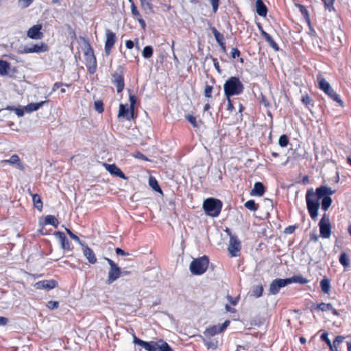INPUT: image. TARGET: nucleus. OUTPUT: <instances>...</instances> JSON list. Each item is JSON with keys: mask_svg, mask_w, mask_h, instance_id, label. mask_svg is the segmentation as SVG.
<instances>
[{"mask_svg": "<svg viewBox=\"0 0 351 351\" xmlns=\"http://www.w3.org/2000/svg\"><path fill=\"white\" fill-rule=\"evenodd\" d=\"M230 321H225L221 325H215L208 328L204 332L206 337H213L219 332H223L229 325Z\"/></svg>", "mask_w": 351, "mask_h": 351, "instance_id": "nucleus-11", "label": "nucleus"}, {"mask_svg": "<svg viewBox=\"0 0 351 351\" xmlns=\"http://www.w3.org/2000/svg\"><path fill=\"white\" fill-rule=\"evenodd\" d=\"M133 342L135 344L141 346L147 351H173L168 343L162 339H160L157 341H145L134 335Z\"/></svg>", "mask_w": 351, "mask_h": 351, "instance_id": "nucleus-1", "label": "nucleus"}, {"mask_svg": "<svg viewBox=\"0 0 351 351\" xmlns=\"http://www.w3.org/2000/svg\"><path fill=\"white\" fill-rule=\"evenodd\" d=\"M263 288L261 285L256 286L252 290V295L256 298H259L262 295Z\"/></svg>", "mask_w": 351, "mask_h": 351, "instance_id": "nucleus-39", "label": "nucleus"}, {"mask_svg": "<svg viewBox=\"0 0 351 351\" xmlns=\"http://www.w3.org/2000/svg\"><path fill=\"white\" fill-rule=\"evenodd\" d=\"M104 166L105 167L106 169L112 175L118 176L123 179H126L124 173L115 165H109L105 163L104 164Z\"/></svg>", "mask_w": 351, "mask_h": 351, "instance_id": "nucleus-17", "label": "nucleus"}, {"mask_svg": "<svg viewBox=\"0 0 351 351\" xmlns=\"http://www.w3.org/2000/svg\"><path fill=\"white\" fill-rule=\"evenodd\" d=\"M340 263L344 267L349 265V258L346 253H342L339 258Z\"/></svg>", "mask_w": 351, "mask_h": 351, "instance_id": "nucleus-40", "label": "nucleus"}, {"mask_svg": "<svg viewBox=\"0 0 351 351\" xmlns=\"http://www.w3.org/2000/svg\"><path fill=\"white\" fill-rule=\"evenodd\" d=\"M320 285H321L322 290L324 293H328L329 292L330 286V281L328 279H327L326 278L322 279L320 282Z\"/></svg>", "mask_w": 351, "mask_h": 351, "instance_id": "nucleus-32", "label": "nucleus"}, {"mask_svg": "<svg viewBox=\"0 0 351 351\" xmlns=\"http://www.w3.org/2000/svg\"><path fill=\"white\" fill-rule=\"evenodd\" d=\"M321 339L322 341H325L329 347H332V343L328 339V334L326 332H324L321 335Z\"/></svg>", "mask_w": 351, "mask_h": 351, "instance_id": "nucleus-51", "label": "nucleus"}, {"mask_svg": "<svg viewBox=\"0 0 351 351\" xmlns=\"http://www.w3.org/2000/svg\"><path fill=\"white\" fill-rule=\"evenodd\" d=\"M213 87L209 85H206L204 89V95L206 97H211V93H212Z\"/></svg>", "mask_w": 351, "mask_h": 351, "instance_id": "nucleus-52", "label": "nucleus"}, {"mask_svg": "<svg viewBox=\"0 0 351 351\" xmlns=\"http://www.w3.org/2000/svg\"><path fill=\"white\" fill-rule=\"evenodd\" d=\"M331 99L339 103L341 106H343V101L340 99L339 95L334 91L332 88L326 93Z\"/></svg>", "mask_w": 351, "mask_h": 351, "instance_id": "nucleus-31", "label": "nucleus"}, {"mask_svg": "<svg viewBox=\"0 0 351 351\" xmlns=\"http://www.w3.org/2000/svg\"><path fill=\"white\" fill-rule=\"evenodd\" d=\"M85 62L88 71L93 73L96 70V58L94 56L93 50L89 48L84 53Z\"/></svg>", "mask_w": 351, "mask_h": 351, "instance_id": "nucleus-10", "label": "nucleus"}, {"mask_svg": "<svg viewBox=\"0 0 351 351\" xmlns=\"http://www.w3.org/2000/svg\"><path fill=\"white\" fill-rule=\"evenodd\" d=\"M331 99L339 103L341 106H343V101L340 99L339 95L334 91L332 88L326 93Z\"/></svg>", "mask_w": 351, "mask_h": 351, "instance_id": "nucleus-30", "label": "nucleus"}, {"mask_svg": "<svg viewBox=\"0 0 351 351\" xmlns=\"http://www.w3.org/2000/svg\"><path fill=\"white\" fill-rule=\"evenodd\" d=\"M1 162L16 165L20 169H23V165L20 162L19 157L16 154L12 155L8 160H2Z\"/></svg>", "mask_w": 351, "mask_h": 351, "instance_id": "nucleus-22", "label": "nucleus"}, {"mask_svg": "<svg viewBox=\"0 0 351 351\" xmlns=\"http://www.w3.org/2000/svg\"><path fill=\"white\" fill-rule=\"evenodd\" d=\"M186 119L190 122V123L193 127H197V121H196V118L195 117L189 114V115L186 116Z\"/></svg>", "mask_w": 351, "mask_h": 351, "instance_id": "nucleus-49", "label": "nucleus"}, {"mask_svg": "<svg viewBox=\"0 0 351 351\" xmlns=\"http://www.w3.org/2000/svg\"><path fill=\"white\" fill-rule=\"evenodd\" d=\"M125 46L128 49H131L134 47V43L132 40H128L125 42Z\"/></svg>", "mask_w": 351, "mask_h": 351, "instance_id": "nucleus-61", "label": "nucleus"}, {"mask_svg": "<svg viewBox=\"0 0 351 351\" xmlns=\"http://www.w3.org/2000/svg\"><path fill=\"white\" fill-rule=\"evenodd\" d=\"M149 186L156 191L161 192L160 188L156 180L154 178H150L149 180Z\"/></svg>", "mask_w": 351, "mask_h": 351, "instance_id": "nucleus-38", "label": "nucleus"}, {"mask_svg": "<svg viewBox=\"0 0 351 351\" xmlns=\"http://www.w3.org/2000/svg\"><path fill=\"white\" fill-rule=\"evenodd\" d=\"M32 200L34 204V206L40 211H41L43 208V202L41 201L40 197L37 195L34 194L32 195Z\"/></svg>", "mask_w": 351, "mask_h": 351, "instance_id": "nucleus-29", "label": "nucleus"}, {"mask_svg": "<svg viewBox=\"0 0 351 351\" xmlns=\"http://www.w3.org/2000/svg\"><path fill=\"white\" fill-rule=\"evenodd\" d=\"M210 2L212 5L213 12L215 13L218 9L219 0H210Z\"/></svg>", "mask_w": 351, "mask_h": 351, "instance_id": "nucleus-54", "label": "nucleus"}, {"mask_svg": "<svg viewBox=\"0 0 351 351\" xmlns=\"http://www.w3.org/2000/svg\"><path fill=\"white\" fill-rule=\"evenodd\" d=\"M59 306V302L57 301H49L47 304V307L50 310H54Z\"/></svg>", "mask_w": 351, "mask_h": 351, "instance_id": "nucleus-46", "label": "nucleus"}, {"mask_svg": "<svg viewBox=\"0 0 351 351\" xmlns=\"http://www.w3.org/2000/svg\"><path fill=\"white\" fill-rule=\"evenodd\" d=\"M261 102L264 104L265 107L269 106V102L265 99V97L262 95L261 97Z\"/></svg>", "mask_w": 351, "mask_h": 351, "instance_id": "nucleus-62", "label": "nucleus"}, {"mask_svg": "<svg viewBox=\"0 0 351 351\" xmlns=\"http://www.w3.org/2000/svg\"><path fill=\"white\" fill-rule=\"evenodd\" d=\"M81 247L84 256L88 261L91 264L96 263L97 258L93 251L86 243H81Z\"/></svg>", "mask_w": 351, "mask_h": 351, "instance_id": "nucleus-15", "label": "nucleus"}, {"mask_svg": "<svg viewBox=\"0 0 351 351\" xmlns=\"http://www.w3.org/2000/svg\"><path fill=\"white\" fill-rule=\"evenodd\" d=\"M54 235L59 239L61 247L64 250H69L70 244L68 239L66 237V235L62 232H56Z\"/></svg>", "mask_w": 351, "mask_h": 351, "instance_id": "nucleus-19", "label": "nucleus"}, {"mask_svg": "<svg viewBox=\"0 0 351 351\" xmlns=\"http://www.w3.org/2000/svg\"><path fill=\"white\" fill-rule=\"evenodd\" d=\"M317 308L322 311H328L332 309V305L331 304L321 303L317 306Z\"/></svg>", "mask_w": 351, "mask_h": 351, "instance_id": "nucleus-42", "label": "nucleus"}, {"mask_svg": "<svg viewBox=\"0 0 351 351\" xmlns=\"http://www.w3.org/2000/svg\"><path fill=\"white\" fill-rule=\"evenodd\" d=\"M141 5L145 8H150V3L147 0H140Z\"/></svg>", "mask_w": 351, "mask_h": 351, "instance_id": "nucleus-60", "label": "nucleus"}, {"mask_svg": "<svg viewBox=\"0 0 351 351\" xmlns=\"http://www.w3.org/2000/svg\"><path fill=\"white\" fill-rule=\"evenodd\" d=\"M9 69V64L3 60H0V74L5 75L8 72V69Z\"/></svg>", "mask_w": 351, "mask_h": 351, "instance_id": "nucleus-36", "label": "nucleus"}, {"mask_svg": "<svg viewBox=\"0 0 351 351\" xmlns=\"http://www.w3.org/2000/svg\"><path fill=\"white\" fill-rule=\"evenodd\" d=\"M211 31L215 36V38L217 43L221 47L223 51H226V45L225 43L223 42V36L217 30V29L215 27H211Z\"/></svg>", "mask_w": 351, "mask_h": 351, "instance_id": "nucleus-20", "label": "nucleus"}, {"mask_svg": "<svg viewBox=\"0 0 351 351\" xmlns=\"http://www.w3.org/2000/svg\"><path fill=\"white\" fill-rule=\"evenodd\" d=\"M131 12L136 19L141 16L134 3H131Z\"/></svg>", "mask_w": 351, "mask_h": 351, "instance_id": "nucleus-50", "label": "nucleus"}, {"mask_svg": "<svg viewBox=\"0 0 351 351\" xmlns=\"http://www.w3.org/2000/svg\"><path fill=\"white\" fill-rule=\"evenodd\" d=\"M112 82L117 87V93H121L124 88V81L123 76L121 74L114 73L113 75Z\"/></svg>", "mask_w": 351, "mask_h": 351, "instance_id": "nucleus-18", "label": "nucleus"}, {"mask_svg": "<svg viewBox=\"0 0 351 351\" xmlns=\"http://www.w3.org/2000/svg\"><path fill=\"white\" fill-rule=\"evenodd\" d=\"M317 82L320 89L325 93H328V91L332 88L330 84L321 75L317 76Z\"/></svg>", "mask_w": 351, "mask_h": 351, "instance_id": "nucleus-24", "label": "nucleus"}, {"mask_svg": "<svg viewBox=\"0 0 351 351\" xmlns=\"http://www.w3.org/2000/svg\"><path fill=\"white\" fill-rule=\"evenodd\" d=\"M325 4V7L330 11L333 8V3L335 0H322Z\"/></svg>", "mask_w": 351, "mask_h": 351, "instance_id": "nucleus-53", "label": "nucleus"}, {"mask_svg": "<svg viewBox=\"0 0 351 351\" xmlns=\"http://www.w3.org/2000/svg\"><path fill=\"white\" fill-rule=\"evenodd\" d=\"M289 284V280L286 279H275L271 282L269 286V291L271 294L276 295L278 293L280 288L284 287Z\"/></svg>", "mask_w": 351, "mask_h": 351, "instance_id": "nucleus-12", "label": "nucleus"}, {"mask_svg": "<svg viewBox=\"0 0 351 351\" xmlns=\"http://www.w3.org/2000/svg\"><path fill=\"white\" fill-rule=\"evenodd\" d=\"M302 101L306 104V106L310 104L311 99L310 97L306 95L302 97Z\"/></svg>", "mask_w": 351, "mask_h": 351, "instance_id": "nucleus-58", "label": "nucleus"}, {"mask_svg": "<svg viewBox=\"0 0 351 351\" xmlns=\"http://www.w3.org/2000/svg\"><path fill=\"white\" fill-rule=\"evenodd\" d=\"M115 252H116L117 254H118V255H121V256H128V255H129L128 253L125 252L121 248H117L115 250Z\"/></svg>", "mask_w": 351, "mask_h": 351, "instance_id": "nucleus-59", "label": "nucleus"}, {"mask_svg": "<svg viewBox=\"0 0 351 351\" xmlns=\"http://www.w3.org/2000/svg\"><path fill=\"white\" fill-rule=\"evenodd\" d=\"M118 116L119 117H126L127 119L130 120V117H132V111L131 112L130 115L129 116L128 110L125 109V106L123 104H120Z\"/></svg>", "mask_w": 351, "mask_h": 351, "instance_id": "nucleus-28", "label": "nucleus"}, {"mask_svg": "<svg viewBox=\"0 0 351 351\" xmlns=\"http://www.w3.org/2000/svg\"><path fill=\"white\" fill-rule=\"evenodd\" d=\"M41 51V47L37 45H34L32 47H27L25 49V53H34Z\"/></svg>", "mask_w": 351, "mask_h": 351, "instance_id": "nucleus-43", "label": "nucleus"}, {"mask_svg": "<svg viewBox=\"0 0 351 351\" xmlns=\"http://www.w3.org/2000/svg\"><path fill=\"white\" fill-rule=\"evenodd\" d=\"M320 199L321 197H319L317 193V188L315 191H314L313 189H310L307 191L306 194V206L309 215L313 219H316L318 215Z\"/></svg>", "mask_w": 351, "mask_h": 351, "instance_id": "nucleus-2", "label": "nucleus"}, {"mask_svg": "<svg viewBox=\"0 0 351 351\" xmlns=\"http://www.w3.org/2000/svg\"><path fill=\"white\" fill-rule=\"evenodd\" d=\"M110 265V269L108 274L106 284L110 285L117 280L122 274V271L119 266L111 259L105 258Z\"/></svg>", "mask_w": 351, "mask_h": 351, "instance_id": "nucleus-7", "label": "nucleus"}, {"mask_svg": "<svg viewBox=\"0 0 351 351\" xmlns=\"http://www.w3.org/2000/svg\"><path fill=\"white\" fill-rule=\"evenodd\" d=\"M42 29V25L40 24L35 25L27 32V36L30 38L32 39H40L42 37L43 34L40 32V29Z\"/></svg>", "mask_w": 351, "mask_h": 351, "instance_id": "nucleus-16", "label": "nucleus"}, {"mask_svg": "<svg viewBox=\"0 0 351 351\" xmlns=\"http://www.w3.org/2000/svg\"><path fill=\"white\" fill-rule=\"evenodd\" d=\"M320 235L323 238H329L331 233V226L328 217H326V214L322 217L319 223Z\"/></svg>", "mask_w": 351, "mask_h": 351, "instance_id": "nucleus-9", "label": "nucleus"}, {"mask_svg": "<svg viewBox=\"0 0 351 351\" xmlns=\"http://www.w3.org/2000/svg\"><path fill=\"white\" fill-rule=\"evenodd\" d=\"M288 280H289V284L295 282L304 285L308 282L307 279L304 278L302 276H293V277L288 278Z\"/></svg>", "mask_w": 351, "mask_h": 351, "instance_id": "nucleus-27", "label": "nucleus"}, {"mask_svg": "<svg viewBox=\"0 0 351 351\" xmlns=\"http://www.w3.org/2000/svg\"><path fill=\"white\" fill-rule=\"evenodd\" d=\"M335 192L332 188L327 186H321L317 188V193L322 199V208L326 211L332 204V198L330 197Z\"/></svg>", "mask_w": 351, "mask_h": 351, "instance_id": "nucleus-5", "label": "nucleus"}, {"mask_svg": "<svg viewBox=\"0 0 351 351\" xmlns=\"http://www.w3.org/2000/svg\"><path fill=\"white\" fill-rule=\"evenodd\" d=\"M222 204L221 201L215 198H208L204 201L203 208L208 216L217 217L221 211Z\"/></svg>", "mask_w": 351, "mask_h": 351, "instance_id": "nucleus-4", "label": "nucleus"}, {"mask_svg": "<svg viewBox=\"0 0 351 351\" xmlns=\"http://www.w3.org/2000/svg\"><path fill=\"white\" fill-rule=\"evenodd\" d=\"M136 19L138 20V21L139 22V23L141 24V27L143 28H145V21L141 18V16H138V18H136Z\"/></svg>", "mask_w": 351, "mask_h": 351, "instance_id": "nucleus-63", "label": "nucleus"}, {"mask_svg": "<svg viewBox=\"0 0 351 351\" xmlns=\"http://www.w3.org/2000/svg\"><path fill=\"white\" fill-rule=\"evenodd\" d=\"M264 191L265 188L263 184L261 182H256L251 192V194L261 196L263 195Z\"/></svg>", "mask_w": 351, "mask_h": 351, "instance_id": "nucleus-25", "label": "nucleus"}, {"mask_svg": "<svg viewBox=\"0 0 351 351\" xmlns=\"http://www.w3.org/2000/svg\"><path fill=\"white\" fill-rule=\"evenodd\" d=\"M232 57L235 58L237 56H239L240 54L239 51L236 48H232L231 51Z\"/></svg>", "mask_w": 351, "mask_h": 351, "instance_id": "nucleus-57", "label": "nucleus"}, {"mask_svg": "<svg viewBox=\"0 0 351 351\" xmlns=\"http://www.w3.org/2000/svg\"><path fill=\"white\" fill-rule=\"evenodd\" d=\"M24 111H25V108H24V109H23V108H15V109H14V112H15V113L16 114V115H17L18 117H22V116H23V115H24Z\"/></svg>", "mask_w": 351, "mask_h": 351, "instance_id": "nucleus-56", "label": "nucleus"}, {"mask_svg": "<svg viewBox=\"0 0 351 351\" xmlns=\"http://www.w3.org/2000/svg\"><path fill=\"white\" fill-rule=\"evenodd\" d=\"M261 34L264 38L266 39V40L269 43V45L274 49L276 51L278 50V45L275 43V41L272 39V38L265 31H261Z\"/></svg>", "mask_w": 351, "mask_h": 351, "instance_id": "nucleus-26", "label": "nucleus"}, {"mask_svg": "<svg viewBox=\"0 0 351 351\" xmlns=\"http://www.w3.org/2000/svg\"><path fill=\"white\" fill-rule=\"evenodd\" d=\"M256 12L259 16H265L267 9L262 0H256Z\"/></svg>", "mask_w": 351, "mask_h": 351, "instance_id": "nucleus-21", "label": "nucleus"}, {"mask_svg": "<svg viewBox=\"0 0 351 351\" xmlns=\"http://www.w3.org/2000/svg\"><path fill=\"white\" fill-rule=\"evenodd\" d=\"M204 345L206 346L208 349L215 350L218 347V341H207L204 339Z\"/></svg>", "mask_w": 351, "mask_h": 351, "instance_id": "nucleus-34", "label": "nucleus"}, {"mask_svg": "<svg viewBox=\"0 0 351 351\" xmlns=\"http://www.w3.org/2000/svg\"><path fill=\"white\" fill-rule=\"evenodd\" d=\"M226 232L230 235V241H229V245H228V252L231 256L236 257L239 255L240 250H241V243L238 240L237 236L232 235L230 232L229 230H226Z\"/></svg>", "mask_w": 351, "mask_h": 351, "instance_id": "nucleus-8", "label": "nucleus"}, {"mask_svg": "<svg viewBox=\"0 0 351 351\" xmlns=\"http://www.w3.org/2000/svg\"><path fill=\"white\" fill-rule=\"evenodd\" d=\"M345 337L343 336H337L334 341L332 343L333 347H338L344 340Z\"/></svg>", "mask_w": 351, "mask_h": 351, "instance_id": "nucleus-48", "label": "nucleus"}, {"mask_svg": "<svg viewBox=\"0 0 351 351\" xmlns=\"http://www.w3.org/2000/svg\"><path fill=\"white\" fill-rule=\"evenodd\" d=\"M47 101H42L38 103H31L27 105L25 107V110L27 113L32 112L34 111H36L38 110L40 107H42Z\"/></svg>", "mask_w": 351, "mask_h": 351, "instance_id": "nucleus-23", "label": "nucleus"}, {"mask_svg": "<svg viewBox=\"0 0 351 351\" xmlns=\"http://www.w3.org/2000/svg\"><path fill=\"white\" fill-rule=\"evenodd\" d=\"M95 109L99 113H101L104 111L103 103L101 101L97 100L95 101Z\"/></svg>", "mask_w": 351, "mask_h": 351, "instance_id": "nucleus-47", "label": "nucleus"}, {"mask_svg": "<svg viewBox=\"0 0 351 351\" xmlns=\"http://www.w3.org/2000/svg\"><path fill=\"white\" fill-rule=\"evenodd\" d=\"M58 285V282L54 280H44L37 282L34 287L37 289L51 290Z\"/></svg>", "mask_w": 351, "mask_h": 351, "instance_id": "nucleus-14", "label": "nucleus"}, {"mask_svg": "<svg viewBox=\"0 0 351 351\" xmlns=\"http://www.w3.org/2000/svg\"><path fill=\"white\" fill-rule=\"evenodd\" d=\"M208 263V258L206 256L194 259L190 264V271L194 275H201L206 271Z\"/></svg>", "mask_w": 351, "mask_h": 351, "instance_id": "nucleus-6", "label": "nucleus"}, {"mask_svg": "<svg viewBox=\"0 0 351 351\" xmlns=\"http://www.w3.org/2000/svg\"><path fill=\"white\" fill-rule=\"evenodd\" d=\"M8 323V319L4 317H0V326H5Z\"/></svg>", "mask_w": 351, "mask_h": 351, "instance_id": "nucleus-64", "label": "nucleus"}, {"mask_svg": "<svg viewBox=\"0 0 351 351\" xmlns=\"http://www.w3.org/2000/svg\"><path fill=\"white\" fill-rule=\"evenodd\" d=\"M245 207L250 210L255 211L258 208V206L256 204L254 200H248L245 203Z\"/></svg>", "mask_w": 351, "mask_h": 351, "instance_id": "nucleus-37", "label": "nucleus"}, {"mask_svg": "<svg viewBox=\"0 0 351 351\" xmlns=\"http://www.w3.org/2000/svg\"><path fill=\"white\" fill-rule=\"evenodd\" d=\"M288 138L286 135H282L280 136L278 143L281 147H286L288 144Z\"/></svg>", "mask_w": 351, "mask_h": 351, "instance_id": "nucleus-44", "label": "nucleus"}, {"mask_svg": "<svg viewBox=\"0 0 351 351\" xmlns=\"http://www.w3.org/2000/svg\"><path fill=\"white\" fill-rule=\"evenodd\" d=\"M224 93L227 98L240 95L243 90V85L238 77H231L223 86Z\"/></svg>", "mask_w": 351, "mask_h": 351, "instance_id": "nucleus-3", "label": "nucleus"}, {"mask_svg": "<svg viewBox=\"0 0 351 351\" xmlns=\"http://www.w3.org/2000/svg\"><path fill=\"white\" fill-rule=\"evenodd\" d=\"M34 0H18L19 7L21 8H27L29 7Z\"/></svg>", "mask_w": 351, "mask_h": 351, "instance_id": "nucleus-41", "label": "nucleus"}, {"mask_svg": "<svg viewBox=\"0 0 351 351\" xmlns=\"http://www.w3.org/2000/svg\"><path fill=\"white\" fill-rule=\"evenodd\" d=\"M65 230H66V232L68 233V234L69 235V237L74 241H77L80 245H81V243H84L83 242H82L80 241L79 237L77 235H75V234H73L69 229L65 228Z\"/></svg>", "mask_w": 351, "mask_h": 351, "instance_id": "nucleus-45", "label": "nucleus"}, {"mask_svg": "<svg viewBox=\"0 0 351 351\" xmlns=\"http://www.w3.org/2000/svg\"><path fill=\"white\" fill-rule=\"evenodd\" d=\"M46 224H51L54 227H57L58 225V219L53 215H47L45 219Z\"/></svg>", "mask_w": 351, "mask_h": 351, "instance_id": "nucleus-33", "label": "nucleus"}, {"mask_svg": "<svg viewBox=\"0 0 351 351\" xmlns=\"http://www.w3.org/2000/svg\"><path fill=\"white\" fill-rule=\"evenodd\" d=\"M106 40L105 43V52L108 55L111 49L117 41V38L115 34L111 32L110 29H106Z\"/></svg>", "mask_w": 351, "mask_h": 351, "instance_id": "nucleus-13", "label": "nucleus"}, {"mask_svg": "<svg viewBox=\"0 0 351 351\" xmlns=\"http://www.w3.org/2000/svg\"><path fill=\"white\" fill-rule=\"evenodd\" d=\"M136 98L134 95H130V108L132 111L134 110V106L136 104Z\"/></svg>", "mask_w": 351, "mask_h": 351, "instance_id": "nucleus-55", "label": "nucleus"}, {"mask_svg": "<svg viewBox=\"0 0 351 351\" xmlns=\"http://www.w3.org/2000/svg\"><path fill=\"white\" fill-rule=\"evenodd\" d=\"M153 54V48L151 46H146L143 50L142 55L145 58H149Z\"/></svg>", "mask_w": 351, "mask_h": 351, "instance_id": "nucleus-35", "label": "nucleus"}]
</instances>
